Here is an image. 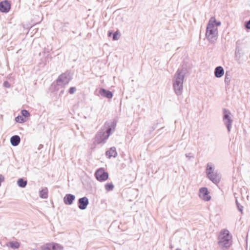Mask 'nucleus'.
Returning a JSON list of instances; mask_svg holds the SVG:
<instances>
[{"mask_svg": "<svg viewBox=\"0 0 250 250\" xmlns=\"http://www.w3.org/2000/svg\"><path fill=\"white\" fill-rule=\"evenodd\" d=\"M188 73L187 66L183 64L177 70L173 78V87L177 96L181 95L183 89V83L186 75Z\"/></svg>", "mask_w": 250, "mask_h": 250, "instance_id": "nucleus-1", "label": "nucleus"}, {"mask_svg": "<svg viewBox=\"0 0 250 250\" xmlns=\"http://www.w3.org/2000/svg\"><path fill=\"white\" fill-rule=\"evenodd\" d=\"M232 236L227 229H222L218 236L217 244L222 250H227L232 244Z\"/></svg>", "mask_w": 250, "mask_h": 250, "instance_id": "nucleus-2", "label": "nucleus"}, {"mask_svg": "<svg viewBox=\"0 0 250 250\" xmlns=\"http://www.w3.org/2000/svg\"><path fill=\"white\" fill-rule=\"evenodd\" d=\"M72 79L70 71H66L63 73L61 74L56 80L57 85H51L50 89L52 91L58 90L57 86L61 84L66 85Z\"/></svg>", "mask_w": 250, "mask_h": 250, "instance_id": "nucleus-3", "label": "nucleus"}, {"mask_svg": "<svg viewBox=\"0 0 250 250\" xmlns=\"http://www.w3.org/2000/svg\"><path fill=\"white\" fill-rule=\"evenodd\" d=\"M218 35L217 28L213 27L210 23H208L206 28V37L211 43L217 40Z\"/></svg>", "mask_w": 250, "mask_h": 250, "instance_id": "nucleus-4", "label": "nucleus"}, {"mask_svg": "<svg viewBox=\"0 0 250 250\" xmlns=\"http://www.w3.org/2000/svg\"><path fill=\"white\" fill-rule=\"evenodd\" d=\"M223 112V122L225 125L226 126L227 131L228 132H229L231 130L232 127V124L233 122L232 117L230 111L227 109L223 108L222 110Z\"/></svg>", "mask_w": 250, "mask_h": 250, "instance_id": "nucleus-5", "label": "nucleus"}, {"mask_svg": "<svg viewBox=\"0 0 250 250\" xmlns=\"http://www.w3.org/2000/svg\"><path fill=\"white\" fill-rule=\"evenodd\" d=\"M109 136L104 131V129L101 128L95 135L93 144L95 145L104 144L106 142Z\"/></svg>", "mask_w": 250, "mask_h": 250, "instance_id": "nucleus-6", "label": "nucleus"}, {"mask_svg": "<svg viewBox=\"0 0 250 250\" xmlns=\"http://www.w3.org/2000/svg\"><path fill=\"white\" fill-rule=\"evenodd\" d=\"M94 176L96 180L100 182H105L109 178L108 172L105 171L104 167L98 168L94 173Z\"/></svg>", "mask_w": 250, "mask_h": 250, "instance_id": "nucleus-7", "label": "nucleus"}, {"mask_svg": "<svg viewBox=\"0 0 250 250\" xmlns=\"http://www.w3.org/2000/svg\"><path fill=\"white\" fill-rule=\"evenodd\" d=\"M117 125V121L113 119L112 121H108L105 122L104 125V131L109 137L115 130V127Z\"/></svg>", "mask_w": 250, "mask_h": 250, "instance_id": "nucleus-8", "label": "nucleus"}, {"mask_svg": "<svg viewBox=\"0 0 250 250\" xmlns=\"http://www.w3.org/2000/svg\"><path fill=\"white\" fill-rule=\"evenodd\" d=\"M40 250H64L63 247L56 242L45 243L40 247Z\"/></svg>", "mask_w": 250, "mask_h": 250, "instance_id": "nucleus-9", "label": "nucleus"}, {"mask_svg": "<svg viewBox=\"0 0 250 250\" xmlns=\"http://www.w3.org/2000/svg\"><path fill=\"white\" fill-rule=\"evenodd\" d=\"M11 8V4L8 0L0 1V12L3 13H8Z\"/></svg>", "mask_w": 250, "mask_h": 250, "instance_id": "nucleus-10", "label": "nucleus"}, {"mask_svg": "<svg viewBox=\"0 0 250 250\" xmlns=\"http://www.w3.org/2000/svg\"><path fill=\"white\" fill-rule=\"evenodd\" d=\"M209 194V192L207 187H202L199 189V196L205 201H209L211 199V196Z\"/></svg>", "mask_w": 250, "mask_h": 250, "instance_id": "nucleus-11", "label": "nucleus"}, {"mask_svg": "<svg viewBox=\"0 0 250 250\" xmlns=\"http://www.w3.org/2000/svg\"><path fill=\"white\" fill-rule=\"evenodd\" d=\"M78 207L81 210H84L89 204V200L86 196L80 198L78 200Z\"/></svg>", "mask_w": 250, "mask_h": 250, "instance_id": "nucleus-12", "label": "nucleus"}, {"mask_svg": "<svg viewBox=\"0 0 250 250\" xmlns=\"http://www.w3.org/2000/svg\"><path fill=\"white\" fill-rule=\"evenodd\" d=\"M76 199V196L72 194L67 193L63 197V203L66 205H71Z\"/></svg>", "mask_w": 250, "mask_h": 250, "instance_id": "nucleus-13", "label": "nucleus"}, {"mask_svg": "<svg viewBox=\"0 0 250 250\" xmlns=\"http://www.w3.org/2000/svg\"><path fill=\"white\" fill-rule=\"evenodd\" d=\"M107 36L108 38H112L113 41H117L121 37V33L118 30L116 31L111 30L108 31Z\"/></svg>", "mask_w": 250, "mask_h": 250, "instance_id": "nucleus-14", "label": "nucleus"}, {"mask_svg": "<svg viewBox=\"0 0 250 250\" xmlns=\"http://www.w3.org/2000/svg\"><path fill=\"white\" fill-rule=\"evenodd\" d=\"M99 93L102 97L108 99H111L113 96L111 91L104 88H100Z\"/></svg>", "mask_w": 250, "mask_h": 250, "instance_id": "nucleus-15", "label": "nucleus"}, {"mask_svg": "<svg viewBox=\"0 0 250 250\" xmlns=\"http://www.w3.org/2000/svg\"><path fill=\"white\" fill-rule=\"evenodd\" d=\"M105 155L108 159H110L111 157H116L117 156V152L116 151V147L114 146L111 147L105 152Z\"/></svg>", "mask_w": 250, "mask_h": 250, "instance_id": "nucleus-16", "label": "nucleus"}, {"mask_svg": "<svg viewBox=\"0 0 250 250\" xmlns=\"http://www.w3.org/2000/svg\"><path fill=\"white\" fill-rule=\"evenodd\" d=\"M214 76L217 78L222 77L224 74V70L222 66H217L214 69Z\"/></svg>", "mask_w": 250, "mask_h": 250, "instance_id": "nucleus-17", "label": "nucleus"}, {"mask_svg": "<svg viewBox=\"0 0 250 250\" xmlns=\"http://www.w3.org/2000/svg\"><path fill=\"white\" fill-rule=\"evenodd\" d=\"M11 145L13 146H18L21 142V138L18 135L12 136L10 140Z\"/></svg>", "mask_w": 250, "mask_h": 250, "instance_id": "nucleus-18", "label": "nucleus"}, {"mask_svg": "<svg viewBox=\"0 0 250 250\" xmlns=\"http://www.w3.org/2000/svg\"><path fill=\"white\" fill-rule=\"evenodd\" d=\"M208 179H209L213 183L215 184H217L219 183L220 181V179L217 173H212V174L209 175L207 176Z\"/></svg>", "mask_w": 250, "mask_h": 250, "instance_id": "nucleus-19", "label": "nucleus"}, {"mask_svg": "<svg viewBox=\"0 0 250 250\" xmlns=\"http://www.w3.org/2000/svg\"><path fill=\"white\" fill-rule=\"evenodd\" d=\"M52 59V56L49 54H47L44 58L41 59L39 64L43 67L47 64V63L49 62Z\"/></svg>", "mask_w": 250, "mask_h": 250, "instance_id": "nucleus-20", "label": "nucleus"}, {"mask_svg": "<svg viewBox=\"0 0 250 250\" xmlns=\"http://www.w3.org/2000/svg\"><path fill=\"white\" fill-rule=\"evenodd\" d=\"M6 246L11 248L12 249H18L20 247V243L18 241H10L6 243Z\"/></svg>", "mask_w": 250, "mask_h": 250, "instance_id": "nucleus-21", "label": "nucleus"}, {"mask_svg": "<svg viewBox=\"0 0 250 250\" xmlns=\"http://www.w3.org/2000/svg\"><path fill=\"white\" fill-rule=\"evenodd\" d=\"M214 167L213 165L211 163H208L207 165V167H206V173L207 176L212 174V173L214 172Z\"/></svg>", "mask_w": 250, "mask_h": 250, "instance_id": "nucleus-22", "label": "nucleus"}, {"mask_svg": "<svg viewBox=\"0 0 250 250\" xmlns=\"http://www.w3.org/2000/svg\"><path fill=\"white\" fill-rule=\"evenodd\" d=\"M241 49L239 46H237L236 47L235 51V60L238 63H240V60L241 58Z\"/></svg>", "mask_w": 250, "mask_h": 250, "instance_id": "nucleus-23", "label": "nucleus"}, {"mask_svg": "<svg viewBox=\"0 0 250 250\" xmlns=\"http://www.w3.org/2000/svg\"><path fill=\"white\" fill-rule=\"evenodd\" d=\"M17 184L20 188H24L27 185V181L23 178H21L17 180Z\"/></svg>", "mask_w": 250, "mask_h": 250, "instance_id": "nucleus-24", "label": "nucleus"}, {"mask_svg": "<svg viewBox=\"0 0 250 250\" xmlns=\"http://www.w3.org/2000/svg\"><path fill=\"white\" fill-rule=\"evenodd\" d=\"M48 190L47 188H45L42 190H41L39 192L40 197L42 199H47L48 198Z\"/></svg>", "mask_w": 250, "mask_h": 250, "instance_id": "nucleus-25", "label": "nucleus"}, {"mask_svg": "<svg viewBox=\"0 0 250 250\" xmlns=\"http://www.w3.org/2000/svg\"><path fill=\"white\" fill-rule=\"evenodd\" d=\"M208 23H210L213 27H216L220 26L221 24V22L220 21H217L214 17H211Z\"/></svg>", "mask_w": 250, "mask_h": 250, "instance_id": "nucleus-26", "label": "nucleus"}, {"mask_svg": "<svg viewBox=\"0 0 250 250\" xmlns=\"http://www.w3.org/2000/svg\"><path fill=\"white\" fill-rule=\"evenodd\" d=\"M104 188L107 191H112L114 188V185L112 182L106 183Z\"/></svg>", "mask_w": 250, "mask_h": 250, "instance_id": "nucleus-27", "label": "nucleus"}, {"mask_svg": "<svg viewBox=\"0 0 250 250\" xmlns=\"http://www.w3.org/2000/svg\"><path fill=\"white\" fill-rule=\"evenodd\" d=\"M231 80V76L230 75H229L228 72L226 73L225 78V83L226 86H228L230 84V82Z\"/></svg>", "mask_w": 250, "mask_h": 250, "instance_id": "nucleus-28", "label": "nucleus"}, {"mask_svg": "<svg viewBox=\"0 0 250 250\" xmlns=\"http://www.w3.org/2000/svg\"><path fill=\"white\" fill-rule=\"evenodd\" d=\"M235 204L238 210L241 212V214H243V206L239 203L237 198H235Z\"/></svg>", "mask_w": 250, "mask_h": 250, "instance_id": "nucleus-29", "label": "nucleus"}, {"mask_svg": "<svg viewBox=\"0 0 250 250\" xmlns=\"http://www.w3.org/2000/svg\"><path fill=\"white\" fill-rule=\"evenodd\" d=\"M15 120L18 123H23L26 122V120L21 115H18L15 118Z\"/></svg>", "mask_w": 250, "mask_h": 250, "instance_id": "nucleus-30", "label": "nucleus"}, {"mask_svg": "<svg viewBox=\"0 0 250 250\" xmlns=\"http://www.w3.org/2000/svg\"><path fill=\"white\" fill-rule=\"evenodd\" d=\"M21 116L25 119L28 117L30 116L29 112L26 109H22L21 110Z\"/></svg>", "mask_w": 250, "mask_h": 250, "instance_id": "nucleus-31", "label": "nucleus"}, {"mask_svg": "<svg viewBox=\"0 0 250 250\" xmlns=\"http://www.w3.org/2000/svg\"><path fill=\"white\" fill-rule=\"evenodd\" d=\"M76 91V88L75 86L70 87L68 90V93L70 94H73Z\"/></svg>", "mask_w": 250, "mask_h": 250, "instance_id": "nucleus-32", "label": "nucleus"}, {"mask_svg": "<svg viewBox=\"0 0 250 250\" xmlns=\"http://www.w3.org/2000/svg\"><path fill=\"white\" fill-rule=\"evenodd\" d=\"M68 24V22L64 23L63 25L61 27V30L63 32H66Z\"/></svg>", "mask_w": 250, "mask_h": 250, "instance_id": "nucleus-33", "label": "nucleus"}, {"mask_svg": "<svg viewBox=\"0 0 250 250\" xmlns=\"http://www.w3.org/2000/svg\"><path fill=\"white\" fill-rule=\"evenodd\" d=\"M244 26L246 29H250V19L249 21H245Z\"/></svg>", "mask_w": 250, "mask_h": 250, "instance_id": "nucleus-34", "label": "nucleus"}, {"mask_svg": "<svg viewBox=\"0 0 250 250\" xmlns=\"http://www.w3.org/2000/svg\"><path fill=\"white\" fill-rule=\"evenodd\" d=\"M3 86L6 88H9L11 86L10 83L7 81L3 82Z\"/></svg>", "mask_w": 250, "mask_h": 250, "instance_id": "nucleus-35", "label": "nucleus"}, {"mask_svg": "<svg viewBox=\"0 0 250 250\" xmlns=\"http://www.w3.org/2000/svg\"><path fill=\"white\" fill-rule=\"evenodd\" d=\"M157 125L158 123L154 124L153 126L151 127L150 129L149 130L150 134H151L157 128Z\"/></svg>", "mask_w": 250, "mask_h": 250, "instance_id": "nucleus-36", "label": "nucleus"}, {"mask_svg": "<svg viewBox=\"0 0 250 250\" xmlns=\"http://www.w3.org/2000/svg\"><path fill=\"white\" fill-rule=\"evenodd\" d=\"M186 157L188 159L194 158V155L192 153H187L185 155Z\"/></svg>", "mask_w": 250, "mask_h": 250, "instance_id": "nucleus-37", "label": "nucleus"}, {"mask_svg": "<svg viewBox=\"0 0 250 250\" xmlns=\"http://www.w3.org/2000/svg\"><path fill=\"white\" fill-rule=\"evenodd\" d=\"M51 49H49V48H44V51H43V53L45 54V53H47V54H49V53L50 52V50Z\"/></svg>", "mask_w": 250, "mask_h": 250, "instance_id": "nucleus-38", "label": "nucleus"}, {"mask_svg": "<svg viewBox=\"0 0 250 250\" xmlns=\"http://www.w3.org/2000/svg\"><path fill=\"white\" fill-rule=\"evenodd\" d=\"M4 176L0 174V183H1L3 181H4Z\"/></svg>", "mask_w": 250, "mask_h": 250, "instance_id": "nucleus-39", "label": "nucleus"}, {"mask_svg": "<svg viewBox=\"0 0 250 250\" xmlns=\"http://www.w3.org/2000/svg\"><path fill=\"white\" fill-rule=\"evenodd\" d=\"M64 92V89H62L60 91V93H59V96H61Z\"/></svg>", "mask_w": 250, "mask_h": 250, "instance_id": "nucleus-40", "label": "nucleus"}, {"mask_svg": "<svg viewBox=\"0 0 250 250\" xmlns=\"http://www.w3.org/2000/svg\"><path fill=\"white\" fill-rule=\"evenodd\" d=\"M40 147H43V145H40Z\"/></svg>", "mask_w": 250, "mask_h": 250, "instance_id": "nucleus-41", "label": "nucleus"}, {"mask_svg": "<svg viewBox=\"0 0 250 250\" xmlns=\"http://www.w3.org/2000/svg\"><path fill=\"white\" fill-rule=\"evenodd\" d=\"M175 250H182L181 249L177 248Z\"/></svg>", "mask_w": 250, "mask_h": 250, "instance_id": "nucleus-42", "label": "nucleus"}, {"mask_svg": "<svg viewBox=\"0 0 250 250\" xmlns=\"http://www.w3.org/2000/svg\"><path fill=\"white\" fill-rule=\"evenodd\" d=\"M72 32H73V33L75 34V32L73 31Z\"/></svg>", "mask_w": 250, "mask_h": 250, "instance_id": "nucleus-43", "label": "nucleus"}, {"mask_svg": "<svg viewBox=\"0 0 250 250\" xmlns=\"http://www.w3.org/2000/svg\"><path fill=\"white\" fill-rule=\"evenodd\" d=\"M1 183H0V187L1 186Z\"/></svg>", "mask_w": 250, "mask_h": 250, "instance_id": "nucleus-44", "label": "nucleus"}, {"mask_svg": "<svg viewBox=\"0 0 250 250\" xmlns=\"http://www.w3.org/2000/svg\"><path fill=\"white\" fill-rule=\"evenodd\" d=\"M33 250H36V249H33Z\"/></svg>", "mask_w": 250, "mask_h": 250, "instance_id": "nucleus-45", "label": "nucleus"}]
</instances>
